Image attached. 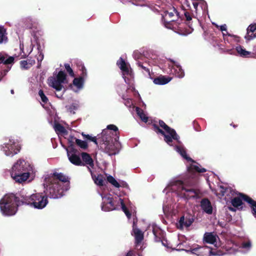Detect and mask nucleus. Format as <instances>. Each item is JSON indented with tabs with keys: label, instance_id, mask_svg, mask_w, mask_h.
<instances>
[{
	"label": "nucleus",
	"instance_id": "obj_15",
	"mask_svg": "<svg viewBox=\"0 0 256 256\" xmlns=\"http://www.w3.org/2000/svg\"><path fill=\"white\" fill-rule=\"evenodd\" d=\"M82 76L76 78L74 79L72 83L70 85V88L74 92L78 93L83 89L84 80V77L86 75V70L84 67L82 68Z\"/></svg>",
	"mask_w": 256,
	"mask_h": 256
},
{
	"label": "nucleus",
	"instance_id": "obj_55",
	"mask_svg": "<svg viewBox=\"0 0 256 256\" xmlns=\"http://www.w3.org/2000/svg\"><path fill=\"white\" fill-rule=\"evenodd\" d=\"M163 210H164V212H168V210H169V208H168L167 206L165 204H164V206H163Z\"/></svg>",
	"mask_w": 256,
	"mask_h": 256
},
{
	"label": "nucleus",
	"instance_id": "obj_30",
	"mask_svg": "<svg viewBox=\"0 0 256 256\" xmlns=\"http://www.w3.org/2000/svg\"><path fill=\"white\" fill-rule=\"evenodd\" d=\"M92 178L94 182V183L99 186H103L104 184V178L102 174H98V176H95L92 173Z\"/></svg>",
	"mask_w": 256,
	"mask_h": 256
},
{
	"label": "nucleus",
	"instance_id": "obj_27",
	"mask_svg": "<svg viewBox=\"0 0 256 256\" xmlns=\"http://www.w3.org/2000/svg\"><path fill=\"white\" fill-rule=\"evenodd\" d=\"M172 78L168 76H161L154 78L153 82L156 84L164 85L169 82Z\"/></svg>",
	"mask_w": 256,
	"mask_h": 256
},
{
	"label": "nucleus",
	"instance_id": "obj_19",
	"mask_svg": "<svg viewBox=\"0 0 256 256\" xmlns=\"http://www.w3.org/2000/svg\"><path fill=\"white\" fill-rule=\"evenodd\" d=\"M256 38V22L250 24L247 28V32L244 38L247 40H250Z\"/></svg>",
	"mask_w": 256,
	"mask_h": 256
},
{
	"label": "nucleus",
	"instance_id": "obj_34",
	"mask_svg": "<svg viewBox=\"0 0 256 256\" xmlns=\"http://www.w3.org/2000/svg\"><path fill=\"white\" fill-rule=\"evenodd\" d=\"M7 40L6 30L4 26H0V44L6 42Z\"/></svg>",
	"mask_w": 256,
	"mask_h": 256
},
{
	"label": "nucleus",
	"instance_id": "obj_14",
	"mask_svg": "<svg viewBox=\"0 0 256 256\" xmlns=\"http://www.w3.org/2000/svg\"><path fill=\"white\" fill-rule=\"evenodd\" d=\"M216 192V194H218L222 197H224V200L226 201L232 199L235 196L238 195V193L234 189L224 186H218Z\"/></svg>",
	"mask_w": 256,
	"mask_h": 256
},
{
	"label": "nucleus",
	"instance_id": "obj_16",
	"mask_svg": "<svg viewBox=\"0 0 256 256\" xmlns=\"http://www.w3.org/2000/svg\"><path fill=\"white\" fill-rule=\"evenodd\" d=\"M194 222V219L190 216H182L176 223V227L180 230L187 228Z\"/></svg>",
	"mask_w": 256,
	"mask_h": 256
},
{
	"label": "nucleus",
	"instance_id": "obj_58",
	"mask_svg": "<svg viewBox=\"0 0 256 256\" xmlns=\"http://www.w3.org/2000/svg\"><path fill=\"white\" fill-rule=\"evenodd\" d=\"M208 174H207L206 175V176H205L207 180H208V176H207V175H208Z\"/></svg>",
	"mask_w": 256,
	"mask_h": 256
},
{
	"label": "nucleus",
	"instance_id": "obj_9",
	"mask_svg": "<svg viewBox=\"0 0 256 256\" xmlns=\"http://www.w3.org/2000/svg\"><path fill=\"white\" fill-rule=\"evenodd\" d=\"M48 85L57 91H60L64 88V84L68 83L66 75L64 72L60 70L58 73H54L53 76L48 80Z\"/></svg>",
	"mask_w": 256,
	"mask_h": 256
},
{
	"label": "nucleus",
	"instance_id": "obj_11",
	"mask_svg": "<svg viewBox=\"0 0 256 256\" xmlns=\"http://www.w3.org/2000/svg\"><path fill=\"white\" fill-rule=\"evenodd\" d=\"M116 64L122 71L125 82L128 84H131L132 80V75L129 64L122 58L117 61Z\"/></svg>",
	"mask_w": 256,
	"mask_h": 256
},
{
	"label": "nucleus",
	"instance_id": "obj_49",
	"mask_svg": "<svg viewBox=\"0 0 256 256\" xmlns=\"http://www.w3.org/2000/svg\"><path fill=\"white\" fill-rule=\"evenodd\" d=\"M76 139H77V138L74 137L73 136H70L68 138V141L70 142V146H72L73 144L74 141L76 142Z\"/></svg>",
	"mask_w": 256,
	"mask_h": 256
},
{
	"label": "nucleus",
	"instance_id": "obj_6",
	"mask_svg": "<svg viewBox=\"0 0 256 256\" xmlns=\"http://www.w3.org/2000/svg\"><path fill=\"white\" fill-rule=\"evenodd\" d=\"M42 195L40 193H36L30 195L21 196V201L19 202L20 204L28 205L34 208L41 210L46 206L48 204V196ZM48 197H50L48 196Z\"/></svg>",
	"mask_w": 256,
	"mask_h": 256
},
{
	"label": "nucleus",
	"instance_id": "obj_37",
	"mask_svg": "<svg viewBox=\"0 0 256 256\" xmlns=\"http://www.w3.org/2000/svg\"><path fill=\"white\" fill-rule=\"evenodd\" d=\"M38 96L40 97V104L42 106L48 104V99L44 94L43 90H40L38 91Z\"/></svg>",
	"mask_w": 256,
	"mask_h": 256
},
{
	"label": "nucleus",
	"instance_id": "obj_48",
	"mask_svg": "<svg viewBox=\"0 0 256 256\" xmlns=\"http://www.w3.org/2000/svg\"><path fill=\"white\" fill-rule=\"evenodd\" d=\"M150 227H151V226H150L148 227V228H150ZM152 233H153L154 235L156 237L158 231L159 230L158 228L156 226H154V224L152 225Z\"/></svg>",
	"mask_w": 256,
	"mask_h": 256
},
{
	"label": "nucleus",
	"instance_id": "obj_40",
	"mask_svg": "<svg viewBox=\"0 0 256 256\" xmlns=\"http://www.w3.org/2000/svg\"><path fill=\"white\" fill-rule=\"evenodd\" d=\"M76 144L82 149H86L88 148L87 142L80 139H76Z\"/></svg>",
	"mask_w": 256,
	"mask_h": 256
},
{
	"label": "nucleus",
	"instance_id": "obj_32",
	"mask_svg": "<svg viewBox=\"0 0 256 256\" xmlns=\"http://www.w3.org/2000/svg\"><path fill=\"white\" fill-rule=\"evenodd\" d=\"M53 128L58 134L66 135L68 134V132L66 128L58 123H54Z\"/></svg>",
	"mask_w": 256,
	"mask_h": 256
},
{
	"label": "nucleus",
	"instance_id": "obj_17",
	"mask_svg": "<svg viewBox=\"0 0 256 256\" xmlns=\"http://www.w3.org/2000/svg\"><path fill=\"white\" fill-rule=\"evenodd\" d=\"M133 56L134 58L137 61V66L142 70H144L143 72H145L148 74H150V70L148 66V64L146 62L144 63L141 61L139 60H142V58H143V56H142L138 52H134L133 54Z\"/></svg>",
	"mask_w": 256,
	"mask_h": 256
},
{
	"label": "nucleus",
	"instance_id": "obj_47",
	"mask_svg": "<svg viewBox=\"0 0 256 256\" xmlns=\"http://www.w3.org/2000/svg\"><path fill=\"white\" fill-rule=\"evenodd\" d=\"M82 136L85 138L87 140H90V141L94 142L96 144V138L95 137H92V136L88 134H85L84 133H82Z\"/></svg>",
	"mask_w": 256,
	"mask_h": 256
},
{
	"label": "nucleus",
	"instance_id": "obj_20",
	"mask_svg": "<svg viewBox=\"0 0 256 256\" xmlns=\"http://www.w3.org/2000/svg\"><path fill=\"white\" fill-rule=\"evenodd\" d=\"M132 232L135 238L136 246L142 242L144 239V233L138 228L135 227V224L134 222Z\"/></svg>",
	"mask_w": 256,
	"mask_h": 256
},
{
	"label": "nucleus",
	"instance_id": "obj_1",
	"mask_svg": "<svg viewBox=\"0 0 256 256\" xmlns=\"http://www.w3.org/2000/svg\"><path fill=\"white\" fill-rule=\"evenodd\" d=\"M44 186L46 194L51 198H60L70 188L68 177L61 172H54L46 177Z\"/></svg>",
	"mask_w": 256,
	"mask_h": 256
},
{
	"label": "nucleus",
	"instance_id": "obj_41",
	"mask_svg": "<svg viewBox=\"0 0 256 256\" xmlns=\"http://www.w3.org/2000/svg\"><path fill=\"white\" fill-rule=\"evenodd\" d=\"M20 66L22 70H28L30 68L28 64V60H22L20 62Z\"/></svg>",
	"mask_w": 256,
	"mask_h": 256
},
{
	"label": "nucleus",
	"instance_id": "obj_12",
	"mask_svg": "<svg viewBox=\"0 0 256 256\" xmlns=\"http://www.w3.org/2000/svg\"><path fill=\"white\" fill-rule=\"evenodd\" d=\"M184 186L182 181L174 180L169 183L164 190V192L166 194L170 192H176L178 196H180L182 193V190H184Z\"/></svg>",
	"mask_w": 256,
	"mask_h": 256
},
{
	"label": "nucleus",
	"instance_id": "obj_10",
	"mask_svg": "<svg viewBox=\"0 0 256 256\" xmlns=\"http://www.w3.org/2000/svg\"><path fill=\"white\" fill-rule=\"evenodd\" d=\"M164 26L168 28H176L177 22H176L179 18L178 13L174 7L166 10L162 14Z\"/></svg>",
	"mask_w": 256,
	"mask_h": 256
},
{
	"label": "nucleus",
	"instance_id": "obj_36",
	"mask_svg": "<svg viewBox=\"0 0 256 256\" xmlns=\"http://www.w3.org/2000/svg\"><path fill=\"white\" fill-rule=\"evenodd\" d=\"M66 151L68 160H80V158L77 156L76 152L74 150L66 149Z\"/></svg>",
	"mask_w": 256,
	"mask_h": 256
},
{
	"label": "nucleus",
	"instance_id": "obj_7",
	"mask_svg": "<svg viewBox=\"0 0 256 256\" xmlns=\"http://www.w3.org/2000/svg\"><path fill=\"white\" fill-rule=\"evenodd\" d=\"M160 128L154 125V130L157 133H160L164 136V141L170 146H173L172 142L175 140L178 144H180V136L177 134L174 130L171 128L167 126L163 121L160 120Z\"/></svg>",
	"mask_w": 256,
	"mask_h": 256
},
{
	"label": "nucleus",
	"instance_id": "obj_26",
	"mask_svg": "<svg viewBox=\"0 0 256 256\" xmlns=\"http://www.w3.org/2000/svg\"><path fill=\"white\" fill-rule=\"evenodd\" d=\"M94 161H70L74 165L78 166H86L92 174V171L91 168L94 166Z\"/></svg>",
	"mask_w": 256,
	"mask_h": 256
},
{
	"label": "nucleus",
	"instance_id": "obj_5",
	"mask_svg": "<svg viewBox=\"0 0 256 256\" xmlns=\"http://www.w3.org/2000/svg\"><path fill=\"white\" fill-rule=\"evenodd\" d=\"M102 198V202L101 206L102 210L109 212L114 210L122 209L128 218H130L131 214L128 212L124 204L123 200L119 196L112 197L110 194L104 195L100 194Z\"/></svg>",
	"mask_w": 256,
	"mask_h": 256
},
{
	"label": "nucleus",
	"instance_id": "obj_59",
	"mask_svg": "<svg viewBox=\"0 0 256 256\" xmlns=\"http://www.w3.org/2000/svg\"><path fill=\"white\" fill-rule=\"evenodd\" d=\"M10 92H11V93L12 94L14 93V90H11Z\"/></svg>",
	"mask_w": 256,
	"mask_h": 256
},
{
	"label": "nucleus",
	"instance_id": "obj_8",
	"mask_svg": "<svg viewBox=\"0 0 256 256\" xmlns=\"http://www.w3.org/2000/svg\"><path fill=\"white\" fill-rule=\"evenodd\" d=\"M0 150L7 156L12 158L20 152L21 145L18 140L10 137L5 140V142L0 145Z\"/></svg>",
	"mask_w": 256,
	"mask_h": 256
},
{
	"label": "nucleus",
	"instance_id": "obj_43",
	"mask_svg": "<svg viewBox=\"0 0 256 256\" xmlns=\"http://www.w3.org/2000/svg\"><path fill=\"white\" fill-rule=\"evenodd\" d=\"M79 105L78 103H73L69 107L68 109L71 112L74 113V111L78 110Z\"/></svg>",
	"mask_w": 256,
	"mask_h": 256
},
{
	"label": "nucleus",
	"instance_id": "obj_46",
	"mask_svg": "<svg viewBox=\"0 0 256 256\" xmlns=\"http://www.w3.org/2000/svg\"><path fill=\"white\" fill-rule=\"evenodd\" d=\"M80 156L82 160H92L90 156L86 152H82Z\"/></svg>",
	"mask_w": 256,
	"mask_h": 256
},
{
	"label": "nucleus",
	"instance_id": "obj_54",
	"mask_svg": "<svg viewBox=\"0 0 256 256\" xmlns=\"http://www.w3.org/2000/svg\"><path fill=\"white\" fill-rule=\"evenodd\" d=\"M185 16L188 21H190L192 20V17L190 16V14L188 12L185 13Z\"/></svg>",
	"mask_w": 256,
	"mask_h": 256
},
{
	"label": "nucleus",
	"instance_id": "obj_52",
	"mask_svg": "<svg viewBox=\"0 0 256 256\" xmlns=\"http://www.w3.org/2000/svg\"><path fill=\"white\" fill-rule=\"evenodd\" d=\"M26 60L28 62V64L30 67L35 64V60L33 59H28Z\"/></svg>",
	"mask_w": 256,
	"mask_h": 256
},
{
	"label": "nucleus",
	"instance_id": "obj_33",
	"mask_svg": "<svg viewBox=\"0 0 256 256\" xmlns=\"http://www.w3.org/2000/svg\"><path fill=\"white\" fill-rule=\"evenodd\" d=\"M236 50L239 56L242 57H248L250 54V52L246 50L245 48L240 45L236 46Z\"/></svg>",
	"mask_w": 256,
	"mask_h": 256
},
{
	"label": "nucleus",
	"instance_id": "obj_18",
	"mask_svg": "<svg viewBox=\"0 0 256 256\" xmlns=\"http://www.w3.org/2000/svg\"><path fill=\"white\" fill-rule=\"evenodd\" d=\"M218 236L212 232H206L204 236L203 240L204 242L214 245L217 247V240Z\"/></svg>",
	"mask_w": 256,
	"mask_h": 256
},
{
	"label": "nucleus",
	"instance_id": "obj_22",
	"mask_svg": "<svg viewBox=\"0 0 256 256\" xmlns=\"http://www.w3.org/2000/svg\"><path fill=\"white\" fill-rule=\"evenodd\" d=\"M247 196L242 194H238V195L235 196L231 200V203L235 208H238L240 206H242V200H244V197Z\"/></svg>",
	"mask_w": 256,
	"mask_h": 256
},
{
	"label": "nucleus",
	"instance_id": "obj_3",
	"mask_svg": "<svg viewBox=\"0 0 256 256\" xmlns=\"http://www.w3.org/2000/svg\"><path fill=\"white\" fill-rule=\"evenodd\" d=\"M36 170L28 161H17L12 168L10 176L16 182L23 184L34 180Z\"/></svg>",
	"mask_w": 256,
	"mask_h": 256
},
{
	"label": "nucleus",
	"instance_id": "obj_21",
	"mask_svg": "<svg viewBox=\"0 0 256 256\" xmlns=\"http://www.w3.org/2000/svg\"><path fill=\"white\" fill-rule=\"evenodd\" d=\"M200 206L202 209L206 213L208 214L212 213V207L210 202L208 199H202L200 202Z\"/></svg>",
	"mask_w": 256,
	"mask_h": 256
},
{
	"label": "nucleus",
	"instance_id": "obj_51",
	"mask_svg": "<svg viewBox=\"0 0 256 256\" xmlns=\"http://www.w3.org/2000/svg\"><path fill=\"white\" fill-rule=\"evenodd\" d=\"M192 5L195 10V11L196 12L198 11V2L196 1H194V2H192Z\"/></svg>",
	"mask_w": 256,
	"mask_h": 256
},
{
	"label": "nucleus",
	"instance_id": "obj_57",
	"mask_svg": "<svg viewBox=\"0 0 256 256\" xmlns=\"http://www.w3.org/2000/svg\"><path fill=\"white\" fill-rule=\"evenodd\" d=\"M228 209L231 210V211H232V212H235L236 211V209L234 208H232L231 206H229L228 207Z\"/></svg>",
	"mask_w": 256,
	"mask_h": 256
},
{
	"label": "nucleus",
	"instance_id": "obj_39",
	"mask_svg": "<svg viewBox=\"0 0 256 256\" xmlns=\"http://www.w3.org/2000/svg\"><path fill=\"white\" fill-rule=\"evenodd\" d=\"M252 242L248 240L246 242H242L240 246V248L245 250L246 252H248L252 248Z\"/></svg>",
	"mask_w": 256,
	"mask_h": 256
},
{
	"label": "nucleus",
	"instance_id": "obj_31",
	"mask_svg": "<svg viewBox=\"0 0 256 256\" xmlns=\"http://www.w3.org/2000/svg\"><path fill=\"white\" fill-rule=\"evenodd\" d=\"M173 62L172 60H170ZM174 63V72L176 76L179 78H182L184 76V70L182 68L181 66L177 63Z\"/></svg>",
	"mask_w": 256,
	"mask_h": 256
},
{
	"label": "nucleus",
	"instance_id": "obj_2",
	"mask_svg": "<svg viewBox=\"0 0 256 256\" xmlns=\"http://www.w3.org/2000/svg\"><path fill=\"white\" fill-rule=\"evenodd\" d=\"M118 128L114 124H109L101 134L102 147L108 152L110 156L115 155L120 146L118 142Z\"/></svg>",
	"mask_w": 256,
	"mask_h": 256
},
{
	"label": "nucleus",
	"instance_id": "obj_35",
	"mask_svg": "<svg viewBox=\"0 0 256 256\" xmlns=\"http://www.w3.org/2000/svg\"><path fill=\"white\" fill-rule=\"evenodd\" d=\"M136 110L137 114L141 119V120L144 122H146L148 120V117L146 114L143 112V110L138 107L136 108Z\"/></svg>",
	"mask_w": 256,
	"mask_h": 256
},
{
	"label": "nucleus",
	"instance_id": "obj_56",
	"mask_svg": "<svg viewBox=\"0 0 256 256\" xmlns=\"http://www.w3.org/2000/svg\"><path fill=\"white\" fill-rule=\"evenodd\" d=\"M222 34L224 36H232V37H236V36H234V35H232L230 34H228H228H226V32H222Z\"/></svg>",
	"mask_w": 256,
	"mask_h": 256
},
{
	"label": "nucleus",
	"instance_id": "obj_42",
	"mask_svg": "<svg viewBox=\"0 0 256 256\" xmlns=\"http://www.w3.org/2000/svg\"><path fill=\"white\" fill-rule=\"evenodd\" d=\"M64 67H65V68L67 72L70 74V76L74 77V72L72 68H70V64H64Z\"/></svg>",
	"mask_w": 256,
	"mask_h": 256
},
{
	"label": "nucleus",
	"instance_id": "obj_24",
	"mask_svg": "<svg viewBox=\"0 0 256 256\" xmlns=\"http://www.w3.org/2000/svg\"><path fill=\"white\" fill-rule=\"evenodd\" d=\"M106 180L108 182H110L112 185L114 186L116 188H119L121 186L124 188L128 187V185L126 182H122V183H120L118 182L112 176L110 175L106 176Z\"/></svg>",
	"mask_w": 256,
	"mask_h": 256
},
{
	"label": "nucleus",
	"instance_id": "obj_53",
	"mask_svg": "<svg viewBox=\"0 0 256 256\" xmlns=\"http://www.w3.org/2000/svg\"><path fill=\"white\" fill-rule=\"evenodd\" d=\"M126 256H136L134 252L132 250H130Z\"/></svg>",
	"mask_w": 256,
	"mask_h": 256
},
{
	"label": "nucleus",
	"instance_id": "obj_44",
	"mask_svg": "<svg viewBox=\"0 0 256 256\" xmlns=\"http://www.w3.org/2000/svg\"><path fill=\"white\" fill-rule=\"evenodd\" d=\"M212 24L214 25L216 28H220V30L222 32H226V34H228V32H227V26H226V24H223L222 26H219L217 24L214 23V22H212Z\"/></svg>",
	"mask_w": 256,
	"mask_h": 256
},
{
	"label": "nucleus",
	"instance_id": "obj_45",
	"mask_svg": "<svg viewBox=\"0 0 256 256\" xmlns=\"http://www.w3.org/2000/svg\"><path fill=\"white\" fill-rule=\"evenodd\" d=\"M20 50L22 51V54H20V58H26V56H28L32 51V48L31 49V50H30V52H28V54H26V53H25L24 52V45L23 44H20Z\"/></svg>",
	"mask_w": 256,
	"mask_h": 256
},
{
	"label": "nucleus",
	"instance_id": "obj_50",
	"mask_svg": "<svg viewBox=\"0 0 256 256\" xmlns=\"http://www.w3.org/2000/svg\"><path fill=\"white\" fill-rule=\"evenodd\" d=\"M124 104L127 106H130L132 104V100L130 99H128L125 100Z\"/></svg>",
	"mask_w": 256,
	"mask_h": 256
},
{
	"label": "nucleus",
	"instance_id": "obj_4",
	"mask_svg": "<svg viewBox=\"0 0 256 256\" xmlns=\"http://www.w3.org/2000/svg\"><path fill=\"white\" fill-rule=\"evenodd\" d=\"M16 196L14 194L5 195L0 200V210L4 216H12L16 214L17 207L23 205L19 202L21 201V196Z\"/></svg>",
	"mask_w": 256,
	"mask_h": 256
},
{
	"label": "nucleus",
	"instance_id": "obj_38",
	"mask_svg": "<svg viewBox=\"0 0 256 256\" xmlns=\"http://www.w3.org/2000/svg\"><path fill=\"white\" fill-rule=\"evenodd\" d=\"M14 58L12 56H9L8 58L0 54V64H10L14 62Z\"/></svg>",
	"mask_w": 256,
	"mask_h": 256
},
{
	"label": "nucleus",
	"instance_id": "obj_60",
	"mask_svg": "<svg viewBox=\"0 0 256 256\" xmlns=\"http://www.w3.org/2000/svg\"><path fill=\"white\" fill-rule=\"evenodd\" d=\"M210 174H211V175L214 174H213V173H212V172H210Z\"/></svg>",
	"mask_w": 256,
	"mask_h": 256
},
{
	"label": "nucleus",
	"instance_id": "obj_13",
	"mask_svg": "<svg viewBox=\"0 0 256 256\" xmlns=\"http://www.w3.org/2000/svg\"><path fill=\"white\" fill-rule=\"evenodd\" d=\"M188 252H190L197 256L222 255V254L212 252V249L208 246H198L195 248H190Z\"/></svg>",
	"mask_w": 256,
	"mask_h": 256
},
{
	"label": "nucleus",
	"instance_id": "obj_25",
	"mask_svg": "<svg viewBox=\"0 0 256 256\" xmlns=\"http://www.w3.org/2000/svg\"><path fill=\"white\" fill-rule=\"evenodd\" d=\"M192 163L190 166H188V170L190 173H192L194 172H206V170L204 168H202L201 166L196 162V161H191Z\"/></svg>",
	"mask_w": 256,
	"mask_h": 256
},
{
	"label": "nucleus",
	"instance_id": "obj_28",
	"mask_svg": "<svg viewBox=\"0 0 256 256\" xmlns=\"http://www.w3.org/2000/svg\"><path fill=\"white\" fill-rule=\"evenodd\" d=\"M174 150L177 152L186 160H192L188 157L184 148L182 146H174Z\"/></svg>",
	"mask_w": 256,
	"mask_h": 256
},
{
	"label": "nucleus",
	"instance_id": "obj_23",
	"mask_svg": "<svg viewBox=\"0 0 256 256\" xmlns=\"http://www.w3.org/2000/svg\"><path fill=\"white\" fill-rule=\"evenodd\" d=\"M197 196L198 192L196 190L188 189L184 187V190H182V193L180 196L188 199L195 198Z\"/></svg>",
	"mask_w": 256,
	"mask_h": 256
},
{
	"label": "nucleus",
	"instance_id": "obj_29",
	"mask_svg": "<svg viewBox=\"0 0 256 256\" xmlns=\"http://www.w3.org/2000/svg\"><path fill=\"white\" fill-rule=\"evenodd\" d=\"M244 200L250 204L252 210V214L256 218V201L248 196L244 197Z\"/></svg>",
	"mask_w": 256,
	"mask_h": 256
}]
</instances>
